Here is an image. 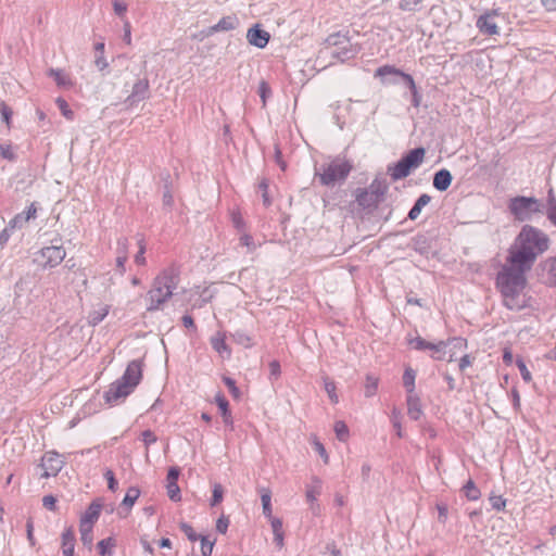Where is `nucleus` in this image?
<instances>
[{
    "instance_id": "obj_24",
    "label": "nucleus",
    "mask_w": 556,
    "mask_h": 556,
    "mask_svg": "<svg viewBox=\"0 0 556 556\" xmlns=\"http://www.w3.org/2000/svg\"><path fill=\"white\" fill-rule=\"evenodd\" d=\"M263 514L268 518H273V508H271V491L268 488H262L260 490Z\"/></svg>"
},
{
    "instance_id": "obj_10",
    "label": "nucleus",
    "mask_w": 556,
    "mask_h": 556,
    "mask_svg": "<svg viewBox=\"0 0 556 556\" xmlns=\"http://www.w3.org/2000/svg\"><path fill=\"white\" fill-rule=\"evenodd\" d=\"M136 388L130 387V383L123 381L122 379L113 382L109 390L105 392V402L109 404H114L118 400L126 399L129 394L134 392Z\"/></svg>"
},
{
    "instance_id": "obj_7",
    "label": "nucleus",
    "mask_w": 556,
    "mask_h": 556,
    "mask_svg": "<svg viewBox=\"0 0 556 556\" xmlns=\"http://www.w3.org/2000/svg\"><path fill=\"white\" fill-rule=\"evenodd\" d=\"M426 151L424 148L410 150L396 164L389 167L390 176L393 180H400L407 177L410 172L417 168L424 161Z\"/></svg>"
},
{
    "instance_id": "obj_17",
    "label": "nucleus",
    "mask_w": 556,
    "mask_h": 556,
    "mask_svg": "<svg viewBox=\"0 0 556 556\" xmlns=\"http://www.w3.org/2000/svg\"><path fill=\"white\" fill-rule=\"evenodd\" d=\"M212 348L222 356L226 355L227 357L231 354V349L226 343V333L224 331L216 332L211 338Z\"/></svg>"
},
{
    "instance_id": "obj_29",
    "label": "nucleus",
    "mask_w": 556,
    "mask_h": 556,
    "mask_svg": "<svg viewBox=\"0 0 556 556\" xmlns=\"http://www.w3.org/2000/svg\"><path fill=\"white\" fill-rule=\"evenodd\" d=\"M237 20L233 16H225L213 27V30H231L236 27Z\"/></svg>"
},
{
    "instance_id": "obj_21",
    "label": "nucleus",
    "mask_w": 556,
    "mask_h": 556,
    "mask_svg": "<svg viewBox=\"0 0 556 556\" xmlns=\"http://www.w3.org/2000/svg\"><path fill=\"white\" fill-rule=\"evenodd\" d=\"M48 74L54 79L59 87L72 88L74 86L73 79L63 70L51 68Z\"/></svg>"
},
{
    "instance_id": "obj_63",
    "label": "nucleus",
    "mask_w": 556,
    "mask_h": 556,
    "mask_svg": "<svg viewBox=\"0 0 556 556\" xmlns=\"http://www.w3.org/2000/svg\"><path fill=\"white\" fill-rule=\"evenodd\" d=\"M319 495L318 489H309L306 491V498L308 502H315L317 500V496Z\"/></svg>"
},
{
    "instance_id": "obj_12",
    "label": "nucleus",
    "mask_w": 556,
    "mask_h": 556,
    "mask_svg": "<svg viewBox=\"0 0 556 556\" xmlns=\"http://www.w3.org/2000/svg\"><path fill=\"white\" fill-rule=\"evenodd\" d=\"M142 377L143 363L142 361L135 359L127 365L125 372L119 379L127 383H130V387L137 388V386L141 382Z\"/></svg>"
},
{
    "instance_id": "obj_62",
    "label": "nucleus",
    "mask_w": 556,
    "mask_h": 556,
    "mask_svg": "<svg viewBox=\"0 0 556 556\" xmlns=\"http://www.w3.org/2000/svg\"><path fill=\"white\" fill-rule=\"evenodd\" d=\"M556 206V198L554 195V191L551 188L547 193V200H546V208H551Z\"/></svg>"
},
{
    "instance_id": "obj_51",
    "label": "nucleus",
    "mask_w": 556,
    "mask_h": 556,
    "mask_svg": "<svg viewBox=\"0 0 556 556\" xmlns=\"http://www.w3.org/2000/svg\"><path fill=\"white\" fill-rule=\"evenodd\" d=\"M128 5L124 1L115 0L113 1V10L116 15L124 16L127 12Z\"/></svg>"
},
{
    "instance_id": "obj_40",
    "label": "nucleus",
    "mask_w": 556,
    "mask_h": 556,
    "mask_svg": "<svg viewBox=\"0 0 556 556\" xmlns=\"http://www.w3.org/2000/svg\"><path fill=\"white\" fill-rule=\"evenodd\" d=\"M312 444L314 446V450L320 455L325 464L329 463V455L324 446V444L316 438H312Z\"/></svg>"
},
{
    "instance_id": "obj_26",
    "label": "nucleus",
    "mask_w": 556,
    "mask_h": 556,
    "mask_svg": "<svg viewBox=\"0 0 556 556\" xmlns=\"http://www.w3.org/2000/svg\"><path fill=\"white\" fill-rule=\"evenodd\" d=\"M116 541L113 538H108L98 542L97 547L101 556H111Z\"/></svg>"
},
{
    "instance_id": "obj_11",
    "label": "nucleus",
    "mask_w": 556,
    "mask_h": 556,
    "mask_svg": "<svg viewBox=\"0 0 556 556\" xmlns=\"http://www.w3.org/2000/svg\"><path fill=\"white\" fill-rule=\"evenodd\" d=\"M41 467L43 478L54 477L62 469L63 460L58 453L47 452L41 458Z\"/></svg>"
},
{
    "instance_id": "obj_25",
    "label": "nucleus",
    "mask_w": 556,
    "mask_h": 556,
    "mask_svg": "<svg viewBox=\"0 0 556 556\" xmlns=\"http://www.w3.org/2000/svg\"><path fill=\"white\" fill-rule=\"evenodd\" d=\"M430 200L431 198L428 194H421L408 213L409 219L415 220Z\"/></svg>"
},
{
    "instance_id": "obj_31",
    "label": "nucleus",
    "mask_w": 556,
    "mask_h": 556,
    "mask_svg": "<svg viewBox=\"0 0 556 556\" xmlns=\"http://www.w3.org/2000/svg\"><path fill=\"white\" fill-rule=\"evenodd\" d=\"M416 372L412 368H406L403 375V384L407 392L412 393L415 389Z\"/></svg>"
},
{
    "instance_id": "obj_61",
    "label": "nucleus",
    "mask_w": 556,
    "mask_h": 556,
    "mask_svg": "<svg viewBox=\"0 0 556 556\" xmlns=\"http://www.w3.org/2000/svg\"><path fill=\"white\" fill-rule=\"evenodd\" d=\"M545 214H546L547 219H548V220H549L554 226H556V206L551 207V208H546Z\"/></svg>"
},
{
    "instance_id": "obj_46",
    "label": "nucleus",
    "mask_w": 556,
    "mask_h": 556,
    "mask_svg": "<svg viewBox=\"0 0 556 556\" xmlns=\"http://www.w3.org/2000/svg\"><path fill=\"white\" fill-rule=\"evenodd\" d=\"M223 496H224L223 486L220 484L216 483L213 488L211 505L215 506V505L219 504L223 501Z\"/></svg>"
},
{
    "instance_id": "obj_41",
    "label": "nucleus",
    "mask_w": 556,
    "mask_h": 556,
    "mask_svg": "<svg viewBox=\"0 0 556 556\" xmlns=\"http://www.w3.org/2000/svg\"><path fill=\"white\" fill-rule=\"evenodd\" d=\"M201 541V554L203 556H211L215 545V541L208 540L207 536H200Z\"/></svg>"
},
{
    "instance_id": "obj_45",
    "label": "nucleus",
    "mask_w": 556,
    "mask_h": 556,
    "mask_svg": "<svg viewBox=\"0 0 556 556\" xmlns=\"http://www.w3.org/2000/svg\"><path fill=\"white\" fill-rule=\"evenodd\" d=\"M0 156L4 160L13 161L15 159L13 147L11 144H0Z\"/></svg>"
},
{
    "instance_id": "obj_34",
    "label": "nucleus",
    "mask_w": 556,
    "mask_h": 556,
    "mask_svg": "<svg viewBox=\"0 0 556 556\" xmlns=\"http://www.w3.org/2000/svg\"><path fill=\"white\" fill-rule=\"evenodd\" d=\"M91 526L79 525L80 540L85 545H91L93 535H92Z\"/></svg>"
},
{
    "instance_id": "obj_27",
    "label": "nucleus",
    "mask_w": 556,
    "mask_h": 556,
    "mask_svg": "<svg viewBox=\"0 0 556 556\" xmlns=\"http://www.w3.org/2000/svg\"><path fill=\"white\" fill-rule=\"evenodd\" d=\"M139 496H140V490L137 486H130V488H128V490L125 494L122 505L126 506L128 509H130Z\"/></svg>"
},
{
    "instance_id": "obj_59",
    "label": "nucleus",
    "mask_w": 556,
    "mask_h": 556,
    "mask_svg": "<svg viewBox=\"0 0 556 556\" xmlns=\"http://www.w3.org/2000/svg\"><path fill=\"white\" fill-rule=\"evenodd\" d=\"M400 77H402L405 80L410 91H415V89H417V86L412 75L402 72Z\"/></svg>"
},
{
    "instance_id": "obj_30",
    "label": "nucleus",
    "mask_w": 556,
    "mask_h": 556,
    "mask_svg": "<svg viewBox=\"0 0 556 556\" xmlns=\"http://www.w3.org/2000/svg\"><path fill=\"white\" fill-rule=\"evenodd\" d=\"M324 389L327 392L331 403L337 404L339 402L337 387L336 383L329 377L324 378Z\"/></svg>"
},
{
    "instance_id": "obj_9",
    "label": "nucleus",
    "mask_w": 556,
    "mask_h": 556,
    "mask_svg": "<svg viewBox=\"0 0 556 556\" xmlns=\"http://www.w3.org/2000/svg\"><path fill=\"white\" fill-rule=\"evenodd\" d=\"M65 256L66 251L62 245H50L37 253L36 262L43 268H53L60 265Z\"/></svg>"
},
{
    "instance_id": "obj_16",
    "label": "nucleus",
    "mask_w": 556,
    "mask_h": 556,
    "mask_svg": "<svg viewBox=\"0 0 556 556\" xmlns=\"http://www.w3.org/2000/svg\"><path fill=\"white\" fill-rule=\"evenodd\" d=\"M101 509H102V503H100L99 501H93L88 506L86 511L81 515L79 525L93 527V525L97 522V520L100 517Z\"/></svg>"
},
{
    "instance_id": "obj_44",
    "label": "nucleus",
    "mask_w": 556,
    "mask_h": 556,
    "mask_svg": "<svg viewBox=\"0 0 556 556\" xmlns=\"http://www.w3.org/2000/svg\"><path fill=\"white\" fill-rule=\"evenodd\" d=\"M258 94L262 99L263 106H265L267 98L271 94V88L265 80H262L258 85Z\"/></svg>"
},
{
    "instance_id": "obj_8",
    "label": "nucleus",
    "mask_w": 556,
    "mask_h": 556,
    "mask_svg": "<svg viewBox=\"0 0 556 556\" xmlns=\"http://www.w3.org/2000/svg\"><path fill=\"white\" fill-rule=\"evenodd\" d=\"M352 166L348 161L337 160L329 163L319 174V180L325 186H332L337 181L344 180L350 174Z\"/></svg>"
},
{
    "instance_id": "obj_57",
    "label": "nucleus",
    "mask_w": 556,
    "mask_h": 556,
    "mask_svg": "<svg viewBox=\"0 0 556 556\" xmlns=\"http://www.w3.org/2000/svg\"><path fill=\"white\" fill-rule=\"evenodd\" d=\"M492 14H496L495 11H493L492 13L489 11V38L491 36H494V35H500L501 34V28L493 22L490 21Z\"/></svg>"
},
{
    "instance_id": "obj_42",
    "label": "nucleus",
    "mask_w": 556,
    "mask_h": 556,
    "mask_svg": "<svg viewBox=\"0 0 556 556\" xmlns=\"http://www.w3.org/2000/svg\"><path fill=\"white\" fill-rule=\"evenodd\" d=\"M408 415L415 420H417L421 415L418 401L414 400L412 396L408 397Z\"/></svg>"
},
{
    "instance_id": "obj_1",
    "label": "nucleus",
    "mask_w": 556,
    "mask_h": 556,
    "mask_svg": "<svg viewBox=\"0 0 556 556\" xmlns=\"http://www.w3.org/2000/svg\"><path fill=\"white\" fill-rule=\"evenodd\" d=\"M531 268L519 265L506 257L505 264L496 276V288L498 289L503 304L511 311H521L528 307V300L525 290L528 285L527 273Z\"/></svg>"
},
{
    "instance_id": "obj_39",
    "label": "nucleus",
    "mask_w": 556,
    "mask_h": 556,
    "mask_svg": "<svg viewBox=\"0 0 556 556\" xmlns=\"http://www.w3.org/2000/svg\"><path fill=\"white\" fill-rule=\"evenodd\" d=\"M402 74V71L392 66V65H383V66H380L379 68H377L376 71V76L377 77H383V76H387V75H396V76H400Z\"/></svg>"
},
{
    "instance_id": "obj_19",
    "label": "nucleus",
    "mask_w": 556,
    "mask_h": 556,
    "mask_svg": "<svg viewBox=\"0 0 556 556\" xmlns=\"http://www.w3.org/2000/svg\"><path fill=\"white\" fill-rule=\"evenodd\" d=\"M452 175L450 170L443 168L434 174L433 187L439 191H445L452 184Z\"/></svg>"
},
{
    "instance_id": "obj_20",
    "label": "nucleus",
    "mask_w": 556,
    "mask_h": 556,
    "mask_svg": "<svg viewBox=\"0 0 556 556\" xmlns=\"http://www.w3.org/2000/svg\"><path fill=\"white\" fill-rule=\"evenodd\" d=\"M215 403L217 404V406H218V408L220 410V414H222V417H223V421L227 426L232 427L233 420H232V415H231V412L229 409V403H228L227 399L220 392H218L215 395Z\"/></svg>"
},
{
    "instance_id": "obj_23",
    "label": "nucleus",
    "mask_w": 556,
    "mask_h": 556,
    "mask_svg": "<svg viewBox=\"0 0 556 556\" xmlns=\"http://www.w3.org/2000/svg\"><path fill=\"white\" fill-rule=\"evenodd\" d=\"M274 533V541L278 547L283 546V527L282 520L276 517L268 519Z\"/></svg>"
},
{
    "instance_id": "obj_60",
    "label": "nucleus",
    "mask_w": 556,
    "mask_h": 556,
    "mask_svg": "<svg viewBox=\"0 0 556 556\" xmlns=\"http://www.w3.org/2000/svg\"><path fill=\"white\" fill-rule=\"evenodd\" d=\"M471 364H472L471 357L469 355H464L460 357L459 369L463 371Z\"/></svg>"
},
{
    "instance_id": "obj_4",
    "label": "nucleus",
    "mask_w": 556,
    "mask_h": 556,
    "mask_svg": "<svg viewBox=\"0 0 556 556\" xmlns=\"http://www.w3.org/2000/svg\"><path fill=\"white\" fill-rule=\"evenodd\" d=\"M176 288L175 277L168 271L159 274L152 283L151 289L146 296V308L148 312H154L162 308V306L172 298Z\"/></svg>"
},
{
    "instance_id": "obj_56",
    "label": "nucleus",
    "mask_w": 556,
    "mask_h": 556,
    "mask_svg": "<svg viewBox=\"0 0 556 556\" xmlns=\"http://www.w3.org/2000/svg\"><path fill=\"white\" fill-rule=\"evenodd\" d=\"M26 528H27V539L29 541V544L31 546H35L36 540H35V536H34V522H33L31 518H29L27 520Z\"/></svg>"
},
{
    "instance_id": "obj_43",
    "label": "nucleus",
    "mask_w": 556,
    "mask_h": 556,
    "mask_svg": "<svg viewBox=\"0 0 556 556\" xmlns=\"http://www.w3.org/2000/svg\"><path fill=\"white\" fill-rule=\"evenodd\" d=\"M0 114L2 116L3 122L7 124V127L11 128V118L13 115L12 110L4 102L0 103Z\"/></svg>"
},
{
    "instance_id": "obj_53",
    "label": "nucleus",
    "mask_w": 556,
    "mask_h": 556,
    "mask_svg": "<svg viewBox=\"0 0 556 556\" xmlns=\"http://www.w3.org/2000/svg\"><path fill=\"white\" fill-rule=\"evenodd\" d=\"M42 505L48 510L55 511L56 510V498L53 495H46L42 498Z\"/></svg>"
},
{
    "instance_id": "obj_37",
    "label": "nucleus",
    "mask_w": 556,
    "mask_h": 556,
    "mask_svg": "<svg viewBox=\"0 0 556 556\" xmlns=\"http://www.w3.org/2000/svg\"><path fill=\"white\" fill-rule=\"evenodd\" d=\"M55 103L66 119L72 121L74 118V112L70 109L68 103L63 98H58Z\"/></svg>"
},
{
    "instance_id": "obj_35",
    "label": "nucleus",
    "mask_w": 556,
    "mask_h": 556,
    "mask_svg": "<svg viewBox=\"0 0 556 556\" xmlns=\"http://www.w3.org/2000/svg\"><path fill=\"white\" fill-rule=\"evenodd\" d=\"M516 366L518 367V369L520 371L522 380L527 383L531 382L532 375H531L530 370L528 369L522 357H517Z\"/></svg>"
},
{
    "instance_id": "obj_32",
    "label": "nucleus",
    "mask_w": 556,
    "mask_h": 556,
    "mask_svg": "<svg viewBox=\"0 0 556 556\" xmlns=\"http://www.w3.org/2000/svg\"><path fill=\"white\" fill-rule=\"evenodd\" d=\"M465 496L470 501H476L480 496L479 489L475 485V483L469 480L463 488Z\"/></svg>"
},
{
    "instance_id": "obj_55",
    "label": "nucleus",
    "mask_w": 556,
    "mask_h": 556,
    "mask_svg": "<svg viewBox=\"0 0 556 556\" xmlns=\"http://www.w3.org/2000/svg\"><path fill=\"white\" fill-rule=\"evenodd\" d=\"M240 245L248 248L249 250L254 249V241L252 236L247 232H243L239 238Z\"/></svg>"
},
{
    "instance_id": "obj_52",
    "label": "nucleus",
    "mask_w": 556,
    "mask_h": 556,
    "mask_svg": "<svg viewBox=\"0 0 556 556\" xmlns=\"http://www.w3.org/2000/svg\"><path fill=\"white\" fill-rule=\"evenodd\" d=\"M104 478L106 479L108 481V488L115 492L116 489H117V481L114 477V472L111 470V469H108L105 472H104Z\"/></svg>"
},
{
    "instance_id": "obj_64",
    "label": "nucleus",
    "mask_w": 556,
    "mask_h": 556,
    "mask_svg": "<svg viewBox=\"0 0 556 556\" xmlns=\"http://www.w3.org/2000/svg\"><path fill=\"white\" fill-rule=\"evenodd\" d=\"M547 11H556V0H541Z\"/></svg>"
},
{
    "instance_id": "obj_58",
    "label": "nucleus",
    "mask_w": 556,
    "mask_h": 556,
    "mask_svg": "<svg viewBox=\"0 0 556 556\" xmlns=\"http://www.w3.org/2000/svg\"><path fill=\"white\" fill-rule=\"evenodd\" d=\"M142 441L146 444V446H149L156 441V437L152 431L146 430L142 432Z\"/></svg>"
},
{
    "instance_id": "obj_3",
    "label": "nucleus",
    "mask_w": 556,
    "mask_h": 556,
    "mask_svg": "<svg viewBox=\"0 0 556 556\" xmlns=\"http://www.w3.org/2000/svg\"><path fill=\"white\" fill-rule=\"evenodd\" d=\"M408 344L412 349L417 351H429L430 357L435 361L447 362H453L457 354L463 353L466 349V342L458 338L433 343L425 340L421 337H415L408 339Z\"/></svg>"
},
{
    "instance_id": "obj_49",
    "label": "nucleus",
    "mask_w": 556,
    "mask_h": 556,
    "mask_svg": "<svg viewBox=\"0 0 556 556\" xmlns=\"http://www.w3.org/2000/svg\"><path fill=\"white\" fill-rule=\"evenodd\" d=\"M144 253H146V244L144 242L141 240L139 241V251L138 253L135 255V263L139 266H143L146 265V257H144Z\"/></svg>"
},
{
    "instance_id": "obj_54",
    "label": "nucleus",
    "mask_w": 556,
    "mask_h": 556,
    "mask_svg": "<svg viewBox=\"0 0 556 556\" xmlns=\"http://www.w3.org/2000/svg\"><path fill=\"white\" fill-rule=\"evenodd\" d=\"M119 244L123 248V254L117 256L116 263H117V266L121 268V270L124 271V265H125V263L127 261V255H126L127 241L124 240L123 242H119Z\"/></svg>"
},
{
    "instance_id": "obj_50",
    "label": "nucleus",
    "mask_w": 556,
    "mask_h": 556,
    "mask_svg": "<svg viewBox=\"0 0 556 556\" xmlns=\"http://www.w3.org/2000/svg\"><path fill=\"white\" fill-rule=\"evenodd\" d=\"M228 527H229V519L228 517L226 516H220L217 521H216V530L222 533V534H225L228 530Z\"/></svg>"
},
{
    "instance_id": "obj_22",
    "label": "nucleus",
    "mask_w": 556,
    "mask_h": 556,
    "mask_svg": "<svg viewBox=\"0 0 556 556\" xmlns=\"http://www.w3.org/2000/svg\"><path fill=\"white\" fill-rule=\"evenodd\" d=\"M110 313V305L102 304L96 308H93L88 316V321L90 325L96 326L100 324Z\"/></svg>"
},
{
    "instance_id": "obj_15",
    "label": "nucleus",
    "mask_w": 556,
    "mask_h": 556,
    "mask_svg": "<svg viewBox=\"0 0 556 556\" xmlns=\"http://www.w3.org/2000/svg\"><path fill=\"white\" fill-rule=\"evenodd\" d=\"M76 538L73 527H67L61 534V549L63 556H74Z\"/></svg>"
},
{
    "instance_id": "obj_36",
    "label": "nucleus",
    "mask_w": 556,
    "mask_h": 556,
    "mask_svg": "<svg viewBox=\"0 0 556 556\" xmlns=\"http://www.w3.org/2000/svg\"><path fill=\"white\" fill-rule=\"evenodd\" d=\"M334 432L340 441L345 442L349 439V428L344 421H337L334 424Z\"/></svg>"
},
{
    "instance_id": "obj_18",
    "label": "nucleus",
    "mask_w": 556,
    "mask_h": 556,
    "mask_svg": "<svg viewBox=\"0 0 556 556\" xmlns=\"http://www.w3.org/2000/svg\"><path fill=\"white\" fill-rule=\"evenodd\" d=\"M36 216H37V206L35 203H31L24 213L15 215L10 220L9 226L11 228L20 227V226H22L23 223H27L30 219L36 218Z\"/></svg>"
},
{
    "instance_id": "obj_14",
    "label": "nucleus",
    "mask_w": 556,
    "mask_h": 556,
    "mask_svg": "<svg viewBox=\"0 0 556 556\" xmlns=\"http://www.w3.org/2000/svg\"><path fill=\"white\" fill-rule=\"evenodd\" d=\"M269 33L261 29L258 25L253 26L247 33V39L249 43L257 48H265L269 41Z\"/></svg>"
},
{
    "instance_id": "obj_48",
    "label": "nucleus",
    "mask_w": 556,
    "mask_h": 556,
    "mask_svg": "<svg viewBox=\"0 0 556 556\" xmlns=\"http://www.w3.org/2000/svg\"><path fill=\"white\" fill-rule=\"evenodd\" d=\"M180 529H181V531L186 534V536H187L191 542H195V541L199 539V536H198V534L195 533L194 529H193L190 525H188V523H186V522H181V523H180Z\"/></svg>"
},
{
    "instance_id": "obj_28",
    "label": "nucleus",
    "mask_w": 556,
    "mask_h": 556,
    "mask_svg": "<svg viewBox=\"0 0 556 556\" xmlns=\"http://www.w3.org/2000/svg\"><path fill=\"white\" fill-rule=\"evenodd\" d=\"M378 383H379L378 377L367 375L366 379H365V384H364L365 395L368 397L375 395L377 392V389H378Z\"/></svg>"
},
{
    "instance_id": "obj_33",
    "label": "nucleus",
    "mask_w": 556,
    "mask_h": 556,
    "mask_svg": "<svg viewBox=\"0 0 556 556\" xmlns=\"http://www.w3.org/2000/svg\"><path fill=\"white\" fill-rule=\"evenodd\" d=\"M544 269L548 274V280L556 286V256L548 258L544 264Z\"/></svg>"
},
{
    "instance_id": "obj_6",
    "label": "nucleus",
    "mask_w": 556,
    "mask_h": 556,
    "mask_svg": "<svg viewBox=\"0 0 556 556\" xmlns=\"http://www.w3.org/2000/svg\"><path fill=\"white\" fill-rule=\"evenodd\" d=\"M508 208L515 219L527 222L533 214L542 212V204L533 197L517 195L509 200Z\"/></svg>"
},
{
    "instance_id": "obj_5",
    "label": "nucleus",
    "mask_w": 556,
    "mask_h": 556,
    "mask_svg": "<svg viewBox=\"0 0 556 556\" xmlns=\"http://www.w3.org/2000/svg\"><path fill=\"white\" fill-rule=\"evenodd\" d=\"M388 189L386 180L376 178L368 188H358L355 191V200L363 210H376L384 200Z\"/></svg>"
},
{
    "instance_id": "obj_38",
    "label": "nucleus",
    "mask_w": 556,
    "mask_h": 556,
    "mask_svg": "<svg viewBox=\"0 0 556 556\" xmlns=\"http://www.w3.org/2000/svg\"><path fill=\"white\" fill-rule=\"evenodd\" d=\"M223 381L227 386L232 397L235 400H240L241 392H240L239 388L237 387L236 381L232 378L227 377V376L223 377Z\"/></svg>"
},
{
    "instance_id": "obj_13",
    "label": "nucleus",
    "mask_w": 556,
    "mask_h": 556,
    "mask_svg": "<svg viewBox=\"0 0 556 556\" xmlns=\"http://www.w3.org/2000/svg\"><path fill=\"white\" fill-rule=\"evenodd\" d=\"M179 469L177 467L169 468L166 477V490L168 497L174 502L181 500L180 489L178 486Z\"/></svg>"
},
{
    "instance_id": "obj_47",
    "label": "nucleus",
    "mask_w": 556,
    "mask_h": 556,
    "mask_svg": "<svg viewBox=\"0 0 556 556\" xmlns=\"http://www.w3.org/2000/svg\"><path fill=\"white\" fill-rule=\"evenodd\" d=\"M489 502L491 503L492 508L497 511L502 510L506 505V500H504L502 496L496 495H490Z\"/></svg>"
},
{
    "instance_id": "obj_2",
    "label": "nucleus",
    "mask_w": 556,
    "mask_h": 556,
    "mask_svg": "<svg viewBox=\"0 0 556 556\" xmlns=\"http://www.w3.org/2000/svg\"><path fill=\"white\" fill-rule=\"evenodd\" d=\"M548 247L549 238L545 232L531 225H525L509 247L506 257L520 266L532 268L536 258L547 251Z\"/></svg>"
}]
</instances>
